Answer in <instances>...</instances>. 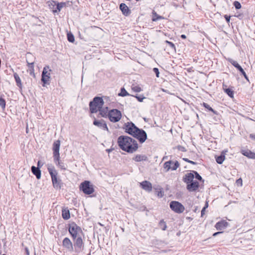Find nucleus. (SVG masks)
I'll return each mask as SVG.
<instances>
[{
  "mask_svg": "<svg viewBox=\"0 0 255 255\" xmlns=\"http://www.w3.org/2000/svg\"><path fill=\"white\" fill-rule=\"evenodd\" d=\"M169 205L171 210L176 213H182L185 210L184 206L178 201H171Z\"/></svg>",
  "mask_w": 255,
  "mask_h": 255,
  "instance_id": "4",
  "label": "nucleus"
},
{
  "mask_svg": "<svg viewBox=\"0 0 255 255\" xmlns=\"http://www.w3.org/2000/svg\"><path fill=\"white\" fill-rule=\"evenodd\" d=\"M167 158V156H164V157H163V158H162V160H164L166 159Z\"/></svg>",
  "mask_w": 255,
  "mask_h": 255,
  "instance_id": "59",
  "label": "nucleus"
},
{
  "mask_svg": "<svg viewBox=\"0 0 255 255\" xmlns=\"http://www.w3.org/2000/svg\"><path fill=\"white\" fill-rule=\"evenodd\" d=\"M178 149L179 150L181 151L184 152V151H186L185 148L184 147L182 146H181V145H179L178 146Z\"/></svg>",
  "mask_w": 255,
  "mask_h": 255,
  "instance_id": "49",
  "label": "nucleus"
},
{
  "mask_svg": "<svg viewBox=\"0 0 255 255\" xmlns=\"http://www.w3.org/2000/svg\"><path fill=\"white\" fill-rule=\"evenodd\" d=\"M40 164V161H38V165H39Z\"/></svg>",
  "mask_w": 255,
  "mask_h": 255,
  "instance_id": "61",
  "label": "nucleus"
},
{
  "mask_svg": "<svg viewBox=\"0 0 255 255\" xmlns=\"http://www.w3.org/2000/svg\"><path fill=\"white\" fill-rule=\"evenodd\" d=\"M0 106L4 109L5 107V100L0 96Z\"/></svg>",
  "mask_w": 255,
  "mask_h": 255,
  "instance_id": "41",
  "label": "nucleus"
},
{
  "mask_svg": "<svg viewBox=\"0 0 255 255\" xmlns=\"http://www.w3.org/2000/svg\"><path fill=\"white\" fill-rule=\"evenodd\" d=\"M241 152L244 155L250 158L255 159V152H253L249 150H242Z\"/></svg>",
  "mask_w": 255,
  "mask_h": 255,
  "instance_id": "22",
  "label": "nucleus"
},
{
  "mask_svg": "<svg viewBox=\"0 0 255 255\" xmlns=\"http://www.w3.org/2000/svg\"><path fill=\"white\" fill-rule=\"evenodd\" d=\"M31 56H32V55H31V54L30 53H27V54H26V57H27V58H29V57H31Z\"/></svg>",
  "mask_w": 255,
  "mask_h": 255,
  "instance_id": "55",
  "label": "nucleus"
},
{
  "mask_svg": "<svg viewBox=\"0 0 255 255\" xmlns=\"http://www.w3.org/2000/svg\"><path fill=\"white\" fill-rule=\"evenodd\" d=\"M132 90L135 92H140L142 91L141 88L138 86H133L131 87Z\"/></svg>",
  "mask_w": 255,
  "mask_h": 255,
  "instance_id": "40",
  "label": "nucleus"
},
{
  "mask_svg": "<svg viewBox=\"0 0 255 255\" xmlns=\"http://www.w3.org/2000/svg\"><path fill=\"white\" fill-rule=\"evenodd\" d=\"M48 171L51 176L52 181L54 187L57 189H60L61 188L60 182L57 179L56 176L57 172L56 170H55L54 169L49 168Z\"/></svg>",
  "mask_w": 255,
  "mask_h": 255,
  "instance_id": "5",
  "label": "nucleus"
},
{
  "mask_svg": "<svg viewBox=\"0 0 255 255\" xmlns=\"http://www.w3.org/2000/svg\"><path fill=\"white\" fill-rule=\"evenodd\" d=\"M158 196H160V197H161L162 196V194L161 192H158Z\"/></svg>",
  "mask_w": 255,
  "mask_h": 255,
  "instance_id": "58",
  "label": "nucleus"
},
{
  "mask_svg": "<svg viewBox=\"0 0 255 255\" xmlns=\"http://www.w3.org/2000/svg\"><path fill=\"white\" fill-rule=\"evenodd\" d=\"M159 226L163 231L166 230V229L167 228L166 224L164 221L163 220H161L160 221V222L159 223Z\"/></svg>",
  "mask_w": 255,
  "mask_h": 255,
  "instance_id": "34",
  "label": "nucleus"
},
{
  "mask_svg": "<svg viewBox=\"0 0 255 255\" xmlns=\"http://www.w3.org/2000/svg\"><path fill=\"white\" fill-rule=\"evenodd\" d=\"M91 103H94L98 107H99V109L103 107L104 105V101L103 99L101 97H96L94 98L93 101L90 102Z\"/></svg>",
  "mask_w": 255,
  "mask_h": 255,
  "instance_id": "18",
  "label": "nucleus"
},
{
  "mask_svg": "<svg viewBox=\"0 0 255 255\" xmlns=\"http://www.w3.org/2000/svg\"><path fill=\"white\" fill-rule=\"evenodd\" d=\"M51 70L49 66H46L43 68L42 73L41 81L44 84H46L50 80V73Z\"/></svg>",
  "mask_w": 255,
  "mask_h": 255,
  "instance_id": "6",
  "label": "nucleus"
},
{
  "mask_svg": "<svg viewBox=\"0 0 255 255\" xmlns=\"http://www.w3.org/2000/svg\"><path fill=\"white\" fill-rule=\"evenodd\" d=\"M79 241H80V237H78L76 240V244L77 246H78V243H79Z\"/></svg>",
  "mask_w": 255,
  "mask_h": 255,
  "instance_id": "53",
  "label": "nucleus"
},
{
  "mask_svg": "<svg viewBox=\"0 0 255 255\" xmlns=\"http://www.w3.org/2000/svg\"><path fill=\"white\" fill-rule=\"evenodd\" d=\"M133 136L137 138L141 143H143L147 139V134L146 132L142 129L140 128L138 129Z\"/></svg>",
  "mask_w": 255,
  "mask_h": 255,
  "instance_id": "7",
  "label": "nucleus"
},
{
  "mask_svg": "<svg viewBox=\"0 0 255 255\" xmlns=\"http://www.w3.org/2000/svg\"><path fill=\"white\" fill-rule=\"evenodd\" d=\"M60 146V141L59 140L55 141L53 143V157L54 160H58L60 158L59 149Z\"/></svg>",
  "mask_w": 255,
  "mask_h": 255,
  "instance_id": "9",
  "label": "nucleus"
},
{
  "mask_svg": "<svg viewBox=\"0 0 255 255\" xmlns=\"http://www.w3.org/2000/svg\"><path fill=\"white\" fill-rule=\"evenodd\" d=\"M14 78L15 80V81L16 82L17 85L20 87L21 86V82L20 77H19L17 73H14Z\"/></svg>",
  "mask_w": 255,
  "mask_h": 255,
  "instance_id": "33",
  "label": "nucleus"
},
{
  "mask_svg": "<svg viewBox=\"0 0 255 255\" xmlns=\"http://www.w3.org/2000/svg\"><path fill=\"white\" fill-rule=\"evenodd\" d=\"M139 128L132 122H128L125 124V131L126 132L133 136Z\"/></svg>",
  "mask_w": 255,
  "mask_h": 255,
  "instance_id": "8",
  "label": "nucleus"
},
{
  "mask_svg": "<svg viewBox=\"0 0 255 255\" xmlns=\"http://www.w3.org/2000/svg\"><path fill=\"white\" fill-rule=\"evenodd\" d=\"M194 174L193 173V170L190 173H187L183 178V181L187 184L194 181Z\"/></svg>",
  "mask_w": 255,
  "mask_h": 255,
  "instance_id": "15",
  "label": "nucleus"
},
{
  "mask_svg": "<svg viewBox=\"0 0 255 255\" xmlns=\"http://www.w3.org/2000/svg\"><path fill=\"white\" fill-rule=\"evenodd\" d=\"M99 111L100 112V114L103 117H106L107 116H108V108L107 107H103L99 109Z\"/></svg>",
  "mask_w": 255,
  "mask_h": 255,
  "instance_id": "25",
  "label": "nucleus"
},
{
  "mask_svg": "<svg viewBox=\"0 0 255 255\" xmlns=\"http://www.w3.org/2000/svg\"><path fill=\"white\" fill-rule=\"evenodd\" d=\"M119 96L125 97L129 95V94L125 90L124 88H122L121 89V92L118 94Z\"/></svg>",
  "mask_w": 255,
  "mask_h": 255,
  "instance_id": "36",
  "label": "nucleus"
},
{
  "mask_svg": "<svg viewBox=\"0 0 255 255\" xmlns=\"http://www.w3.org/2000/svg\"><path fill=\"white\" fill-rule=\"evenodd\" d=\"M228 226V223L225 220L218 222L215 225V227L218 230H222L225 229Z\"/></svg>",
  "mask_w": 255,
  "mask_h": 255,
  "instance_id": "17",
  "label": "nucleus"
},
{
  "mask_svg": "<svg viewBox=\"0 0 255 255\" xmlns=\"http://www.w3.org/2000/svg\"><path fill=\"white\" fill-rule=\"evenodd\" d=\"M165 42L169 45V46L173 50H175V46L174 44L170 41H169L168 40H166Z\"/></svg>",
  "mask_w": 255,
  "mask_h": 255,
  "instance_id": "42",
  "label": "nucleus"
},
{
  "mask_svg": "<svg viewBox=\"0 0 255 255\" xmlns=\"http://www.w3.org/2000/svg\"><path fill=\"white\" fill-rule=\"evenodd\" d=\"M55 163L59 166V167L63 169H65L66 168L64 164L60 161L59 158L58 160H54Z\"/></svg>",
  "mask_w": 255,
  "mask_h": 255,
  "instance_id": "37",
  "label": "nucleus"
},
{
  "mask_svg": "<svg viewBox=\"0 0 255 255\" xmlns=\"http://www.w3.org/2000/svg\"><path fill=\"white\" fill-rule=\"evenodd\" d=\"M164 17L162 16L159 15L154 11L152 12V20L153 21H156L158 20L163 19Z\"/></svg>",
  "mask_w": 255,
  "mask_h": 255,
  "instance_id": "29",
  "label": "nucleus"
},
{
  "mask_svg": "<svg viewBox=\"0 0 255 255\" xmlns=\"http://www.w3.org/2000/svg\"><path fill=\"white\" fill-rule=\"evenodd\" d=\"M133 160L136 162L146 161L147 157L144 154H137L133 158Z\"/></svg>",
  "mask_w": 255,
  "mask_h": 255,
  "instance_id": "20",
  "label": "nucleus"
},
{
  "mask_svg": "<svg viewBox=\"0 0 255 255\" xmlns=\"http://www.w3.org/2000/svg\"><path fill=\"white\" fill-rule=\"evenodd\" d=\"M250 137L252 139H254V140H255V134H251L250 135Z\"/></svg>",
  "mask_w": 255,
  "mask_h": 255,
  "instance_id": "50",
  "label": "nucleus"
},
{
  "mask_svg": "<svg viewBox=\"0 0 255 255\" xmlns=\"http://www.w3.org/2000/svg\"><path fill=\"white\" fill-rule=\"evenodd\" d=\"M26 132H28V129H27V128H26Z\"/></svg>",
  "mask_w": 255,
  "mask_h": 255,
  "instance_id": "62",
  "label": "nucleus"
},
{
  "mask_svg": "<svg viewBox=\"0 0 255 255\" xmlns=\"http://www.w3.org/2000/svg\"><path fill=\"white\" fill-rule=\"evenodd\" d=\"M180 37L182 39H185L186 38V36L185 34H182Z\"/></svg>",
  "mask_w": 255,
  "mask_h": 255,
  "instance_id": "54",
  "label": "nucleus"
},
{
  "mask_svg": "<svg viewBox=\"0 0 255 255\" xmlns=\"http://www.w3.org/2000/svg\"><path fill=\"white\" fill-rule=\"evenodd\" d=\"M81 190L87 195H90L94 192V186L89 181H85L81 183Z\"/></svg>",
  "mask_w": 255,
  "mask_h": 255,
  "instance_id": "3",
  "label": "nucleus"
},
{
  "mask_svg": "<svg viewBox=\"0 0 255 255\" xmlns=\"http://www.w3.org/2000/svg\"><path fill=\"white\" fill-rule=\"evenodd\" d=\"M229 61L235 67H236L242 73V74L244 76L246 79L249 80L248 77L246 72L244 71V69L237 61L233 59H230Z\"/></svg>",
  "mask_w": 255,
  "mask_h": 255,
  "instance_id": "12",
  "label": "nucleus"
},
{
  "mask_svg": "<svg viewBox=\"0 0 255 255\" xmlns=\"http://www.w3.org/2000/svg\"><path fill=\"white\" fill-rule=\"evenodd\" d=\"M63 245L65 247L70 249L71 247H72V244L70 241V240L67 238H65L63 241Z\"/></svg>",
  "mask_w": 255,
  "mask_h": 255,
  "instance_id": "30",
  "label": "nucleus"
},
{
  "mask_svg": "<svg viewBox=\"0 0 255 255\" xmlns=\"http://www.w3.org/2000/svg\"><path fill=\"white\" fill-rule=\"evenodd\" d=\"M234 6L237 9H239L241 8V3L238 1H235L234 2Z\"/></svg>",
  "mask_w": 255,
  "mask_h": 255,
  "instance_id": "43",
  "label": "nucleus"
},
{
  "mask_svg": "<svg viewBox=\"0 0 255 255\" xmlns=\"http://www.w3.org/2000/svg\"><path fill=\"white\" fill-rule=\"evenodd\" d=\"M203 107L208 109L209 111L212 112L214 114L217 115L218 113L216 111H215L212 108H211L208 104L203 103Z\"/></svg>",
  "mask_w": 255,
  "mask_h": 255,
  "instance_id": "31",
  "label": "nucleus"
},
{
  "mask_svg": "<svg viewBox=\"0 0 255 255\" xmlns=\"http://www.w3.org/2000/svg\"><path fill=\"white\" fill-rule=\"evenodd\" d=\"M184 161L188 162V163H190L191 164H194V165H196L197 164L196 162H194V161H191V160H189L188 158H184L183 159Z\"/></svg>",
  "mask_w": 255,
  "mask_h": 255,
  "instance_id": "46",
  "label": "nucleus"
},
{
  "mask_svg": "<svg viewBox=\"0 0 255 255\" xmlns=\"http://www.w3.org/2000/svg\"><path fill=\"white\" fill-rule=\"evenodd\" d=\"M153 71L155 73L156 77L158 78L159 77V72L158 69L157 68H154L153 69Z\"/></svg>",
  "mask_w": 255,
  "mask_h": 255,
  "instance_id": "44",
  "label": "nucleus"
},
{
  "mask_svg": "<svg viewBox=\"0 0 255 255\" xmlns=\"http://www.w3.org/2000/svg\"><path fill=\"white\" fill-rule=\"evenodd\" d=\"M31 171L35 175L36 178L39 179L41 177V171L39 167H36L34 166L31 167Z\"/></svg>",
  "mask_w": 255,
  "mask_h": 255,
  "instance_id": "21",
  "label": "nucleus"
},
{
  "mask_svg": "<svg viewBox=\"0 0 255 255\" xmlns=\"http://www.w3.org/2000/svg\"><path fill=\"white\" fill-rule=\"evenodd\" d=\"M199 187V183L198 181L194 180L187 184V189L189 192H194L196 191Z\"/></svg>",
  "mask_w": 255,
  "mask_h": 255,
  "instance_id": "11",
  "label": "nucleus"
},
{
  "mask_svg": "<svg viewBox=\"0 0 255 255\" xmlns=\"http://www.w3.org/2000/svg\"><path fill=\"white\" fill-rule=\"evenodd\" d=\"M140 186L144 190L150 192L152 190V184L148 181L145 180L140 183Z\"/></svg>",
  "mask_w": 255,
  "mask_h": 255,
  "instance_id": "14",
  "label": "nucleus"
},
{
  "mask_svg": "<svg viewBox=\"0 0 255 255\" xmlns=\"http://www.w3.org/2000/svg\"><path fill=\"white\" fill-rule=\"evenodd\" d=\"M26 251L27 255H29V252H28V251L27 249H26Z\"/></svg>",
  "mask_w": 255,
  "mask_h": 255,
  "instance_id": "60",
  "label": "nucleus"
},
{
  "mask_svg": "<svg viewBox=\"0 0 255 255\" xmlns=\"http://www.w3.org/2000/svg\"><path fill=\"white\" fill-rule=\"evenodd\" d=\"M242 182H243V181L241 178H239V179H237L236 181V183L238 185L242 186V184H243Z\"/></svg>",
  "mask_w": 255,
  "mask_h": 255,
  "instance_id": "47",
  "label": "nucleus"
},
{
  "mask_svg": "<svg viewBox=\"0 0 255 255\" xmlns=\"http://www.w3.org/2000/svg\"><path fill=\"white\" fill-rule=\"evenodd\" d=\"M223 89L224 91L231 98L234 97V91L230 88H227V86L225 84H223Z\"/></svg>",
  "mask_w": 255,
  "mask_h": 255,
  "instance_id": "23",
  "label": "nucleus"
},
{
  "mask_svg": "<svg viewBox=\"0 0 255 255\" xmlns=\"http://www.w3.org/2000/svg\"><path fill=\"white\" fill-rule=\"evenodd\" d=\"M51 5L53 6H55V9H53L52 11L53 13L59 12L61 10V9L63 7L64 3H56L55 1L51 2Z\"/></svg>",
  "mask_w": 255,
  "mask_h": 255,
  "instance_id": "19",
  "label": "nucleus"
},
{
  "mask_svg": "<svg viewBox=\"0 0 255 255\" xmlns=\"http://www.w3.org/2000/svg\"><path fill=\"white\" fill-rule=\"evenodd\" d=\"M118 144L123 150L131 153L136 151L138 147L135 140L125 135H121L118 137Z\"/></svg>",
  "mask_w": 255,
  "mask_h": 255,
  "instance_id": "1",
  "label": "nucleus"
},
{
  "mask_svg": "<svg viewBox=\"0 0 255 255\" xmlns=\"http://www.w3.org/2000/svg\"><path fill=\"white\" fill-rule=\"evenodd\" d=\"M5 255V254H3V255Z\"/></svg>",
  "mask_w": 255,
  "mask_h": 255,
  "instance_id": "64",
  "label": "nucleus"
},
{
  "mask_svg": "<svg viewBox=\"0 0 255 255\" xmlns=\"http://www.w3.org/2000/svg\"><path fill=\"white\" fill-rule=\"evenodd\" d=\"M26 62L27 63V66L29 68L28 71L30 75H34V62H30V61L27 59Z\"/></svg>",
  "mask_w": 255,
  "mask_h": 255,
  "instance_id": "24",
  "label": "nucleus"
},
{
  "mask_svg": "<svg viewBox=\"0 0 255 255\" xmlns=\"http://www.w3.org/2000/svg\"><path fill=\"white\" fill-rule=\"evenodd\" d=\"M62 216L64 219H69L70 217L69 211L67 209H63L62 211Z\"/></svg>",
  "mask_w": 255,
  "mask_h": 255,
  "instance_id": "26",
  "label": "nucleus"
},
{
  "mask_svg": "<svg viewBox=\"0 0 255 255\" xmlns=\"http://www.w3.org/2000/svg\"><path fill=\"white\" fill-rule=\"evenodd\" d=\"M79 230V227L75 223H72L69 224V232L73 239L77 237Z\"/></svg>",
  "mask_w": 255,
  "mask_h": 255,
  "instance_id": "10",
  "label": "nucleus"
},
{
  "mask_svg": "<svg viewBox=\"0 0 255 255\" xmlns=\"http://www.w3.org/2000/svg\"><path fill=\"white\" fill-rule=\"evenodd\" d=\"M225 155L222 154L216 157V160L218 164H221L223 162V161L225 160Z\"/></svg>",
  "mask_w": 255,
  "mask_h": 255,
  "instance_id": "32",
  "label": "nucleus"
},
{
  "mask_svg": "<svg viewBox=\"0 0 255 255\" xmlns=\"http://www.w3.org/2000/svg\"><path fill=\"white\" fill-rule=\"evenodd\" d=\"M223 232H216V233H215L214 234H213V236L214 237H215L217 235L220 234H221Z\"/></svg>",
  "mask_w": 255,
  "mask_h": 255,
  "instance_id": "51",
  "label": "nucleus"
},
{
  "mask_svg": "<svg viewBox=\"0 0 255 255\" xmlns=\"http://www.w3.org/2000/svg\"><path fill=\"white\" fill-rule=\"evenodd\" d=\"M135 97L137 99V100L140 102H141L143 101V100L144 99H145V98L144 97H143V96H135Z\"/></svg>",
  "mask_w": 255,
  "mask_h": 255,
  "instance_id": "45",
  "label": "nucleus"
},
{
  "mask_svg": "<svg viewBox=\"0 0 255 255\" xmlns=\"http://www.w3.org/2000/svg\"><path fill=\"white\" fill-rule=\"evenodd\" d=\"M173 163V161L169 160L165 162L163 164V168L165 169L166 172H168L171 170V165Z\"/></svg>",
  "mask_w": 255,
  "mask_h": 255,
  "instance_id": "28",
  "label": "nucleus"
},
{
  "mask_svg": "<svg viewBox=\"0 0 255 255\" xmlns=\"http://www.w3.org/2000/svg\"><path fill=\"white\" fill-rule=\"evenodd\" d=\"M80 244H81V245L82 244V241L81 240Z\"/></svg>",
  "mask_w": 255,
  "mask_h": 255,
  "instance_id": "63",
  "label": "nucleus"
},
{
  "mask_svg": "<svg viewBox=\"0 0 255 255\" xmlns=\"http://www.w3.org/2000/svg\"><path fill=\"white\" fill-rule=\"evenodd\" d=\"M180 165L179 163L177 161H175V162L173 161V163L171 165V170H175L179 167Z\"/></svg>",
  "mask_w": 255,
  "mask_h": 255,
  "instance_id": "35",
  "label": "nucleus"
},
{
  "mask_svg": "<svg viewBox=\"0 0 255 255\" xmlns=\"http://www.w3.org/2000/svg\"><path fill=\"white\" fill-rule=\"evenodd\" d=\"M224 17H225L227 22L229 23L230 21V17H231L230 16H229V15L226 14L224 15Z\"/></svg>",
  "mask_w": 255,
  "mask_h": 255,
  "instance_id": "48",
  "label": "nucleus"
},
{
  "mask_svg": "<svg viewBox=\"0 0 255 255\" xmlns=\"http://www.w3.org/2000/svg\"><path fill=\"white\" fill-rule=\"evenodd\" d=\"M193 173L194 174V178H195L196 179L199 181L202 180V177L199 174V173L197 171L193 170Z\"/></svg>",
  "mask_w": 255,
  "mask_h": 255,
  "instance_id": "38",
  "label": "nucleus"
},
{
  "mask_svg": "<svg viewBox=\"0 0 255 255\" xmlns=\"http://www.w3.org/2000/svg\"><path fill=\"white\" fill-rule=\"evenodd\" d=\"M205 210H206L205 208H204V207L202 209V211H201V216H203V215L204 214V212H205Z\"/></svg>",
  "mask_w": 255,
  "mask_h": 255,
  "instance_id": "52",
  "label": "nucleus"
},
{
  "mask_svg": "<svg viewBox=\"0 0 255 255\" xmlns=\"http://www.w3.org/2000/svg\"><path fill=\"white\" fill-rule=\"evenodd\" d=\"M67 38H68V40L69 42H73L74 41V35L71 33H68L67 34Z\"/></svg>",
  "mask_w": 255,
  "mask_h": 255,
  "instance_id": "39",
  "label": "nucleus"
},
{
  "mask_svg": "<svg viewBox=\"0 0 255 255\" xmlns=\"http://www.w3.org/2000/svg\"><path fill=\"white\" fill-rule=\"evenodd\" d=\"M120 9L124 15L128 16L131 13L130 10L125 3H121L120 5Z\"/></svg>",
  "mask_w": 255,
  "mask_h": 255,
  "instance_id": "16",
  "label": "nucleus"
},
{
  "mask_svg": "<svg viewBox=\"0 0 255 255\" xmlns=\"http://www.w3.org/2000/svg\"><path fill=\"white\" fill-rule=\"evenodd\" d=\"M208 207V203L207 202H206V204L205 205V206L204 207V208H205V209L207 208Z\"/></svg>",
  "mask_w": 255,
  "mask_h": 255,
  "instance_id": "57",
  "label": "nucleus"
},
{
  "mask_svg": "<svg viewBox=\"0 0 255 255\" xmlns=\"http://www.w3.org/2000/svg\"><path fill=\"white\" fill-rule=\"evenodd\" d=\"M108 118L111 122L116 123L121 119L122 113L117 109H112L109 111Z\"/></svg>",
  "mask_w": 255,
  "mask_h": 255,
  "instance_id": "2",
  "label": "nucleus"
},
{
  "mask_svg": "<svg viewBox=\"0 0 255 255\" xmlns=\"http://www.w3.org/2000/svg\"><path fill=\"white\" fill-rule=\"evenodd\" d=\"M90 110L92 113H96L99 111V107L94 103L89 104Z\"/></svg>",
  "mask_w": 255,
  "mask_h": 255,
  "instance_id": "27",
  "label": "nucleus"
},
{
  "mask_svg": "<svg viewBox=\"0 0 255 255\" xmlns=\"http://www.w3.org/2000/svg\"><path fill=\"white\" fill-rule=\"evenodd\" d=\"M93 124L100 128H102L104 130H108L107 124L105 121L103 120H97L95 119L93 122Z\"/></svg>",
  "mask_w": 255,
  "mask_h": 255,
  "instance_id": "13",
  "label": "nucleus"
},
{
  "mask_svg": "<svg viewBox=\"0 0 255 255\" xmlns=\"http://www.w3.org/2000/svg\"><path fill=\"white\" fill-rule=\"evenodd\" d=\"M49 5L50 7V8L52 9V10L55 9V8H54L55 6H53L52 5H51V3L49 4Z\"/></svg>",
  "mask_w": 255,
  "mask_h": 255,
  "instance_id": "56",
  "label": "nucleus"
}]
</instances>
